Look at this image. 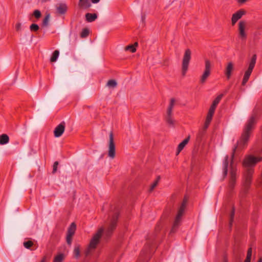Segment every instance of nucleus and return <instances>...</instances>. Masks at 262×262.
<instances>
[{"label": "nucleus", "instance_id": "2", "mask_svg": "<svg viewBox=\"0 0 262 262\" xmlns=\"http://www.w3.org/2000/svg\"><path fill=\"white\" fill-rule=\"evenodd\" d=\"M187 202V198L185 197L178 211L172 227L170 230V233H175L178 229L179 227L180 226L182 220V216L184 214L185 210L186 208Z\"/></svg>", "mask_w": 262, "mask_h": 262}, {"label": "nucleus", "instance_id": "30", "mask_svg": "<svg viewBox=\"0 0 262 262\" xmlns=\"http://www.w3.org/2000/svg\"><path fill=\"white\" fill-rule=\"evenodd\" d=\"M223 94L219 95L217 96L216 98L213 100L212 104L213 106H217V104L219 103L220 101H221V99L223 97Z\"/></svg>", "mask_w": 262, "mask_h": 262}, {"label": "nucleus", "instance_id": "33", "mask_svg": "<svg viewBox=\"0 0 262 262\" xmlns=\"http://www.w3.org/2000/svg\"><path fill=\"white\" fill-rule=\"evenodd\" d=\"M49 19H50V14L46 15L42 21V25L43 26H47L48 25Z\"/></svg>", "mask_w": 262, "mask_h": 262}, {"label": "nucleus", "instance_id": "4", "mask_svg": "<svg viewBox=\"0 0 262 262\" xmlns=\"http://www.w3.org/2000/svg\"><path fill=\"white\" fill-rule=\"evenodd\" d=\"M118 216L119 213L118 212H115L111 217L110 222L107 223L104 233L106 237H110L115 230L117 225Z\"/></svg>", "mask_w": 262, "mask_h": 262}, {"label": "nucleus", "instance_id": "3", "mask_svg": "<svg viewBox=\"0 0 262 262\" xmlns=\"http://www.w3.org/2000/svg\"><path fill=\"white\" fill-rule=\"evenodd\" d=\"M103 232L104 228L101 227L99 228L97 232L93 235L90 241L89 247L87 250L85 251V253L86 256H88L91 253L92 251L96 249Z\"/></svg>", "mask_w": 262, "mask_h": 262}, {"label": "nucleus", "instance_id": "5", "mask_svg": "<svg viewBox=\"0 0 262 262\" xmlns=\"http://www.w3.org/2000/svg\"><path fill=\"white\" fill-rule=\"evenodd\" d=\"M191 51L189 49L185 51L182 63V75L185 76L188 71L189 62L191 59Z\"/></svg>", "mask_w": 262, "mask_h": 262}, {"label": "nucleus", "instance_id": "15", "mask_svg": "<svg viewBox=\"0 0 262 262\" xmlns=\"http://www.w3.org/2000/svg\"><path fill=\"white\" fill-rule=\"evenodd\" d=\"M246 14V11L243 9H240L235 13L233 14L231 17V24L234 26L236 23Z\"/></svg>", "mask_w": 262, "mask_h": 262}, {"label": "nucleus", "instance_id": "40", "mask_svg": "<svg viewBox=\"0 0 262 262\" xmlns=\"http://www.w3.org/2000/svg\"><path fill=\"white\" fill-rule=\"evenodd\" d=\"M15 28H16V31H17L20 30V28H21V23H17L15 25Z\"/></svg>", "mask_w": 262, "mask_h": 262}, {"label": "nucleus", "instance_id": "21", "mask_svg": "<svg viewBox=\"0 0 262 262\" xmlns=\"http://www.w3.org/2000/svg\"><path fill=\"white\" fill-rule=\"evenodd\" d=\"M78 6L82 9H87L91 7V4L89 0H79Z\"/></svg>", "mask_w": 262, "mask_h": 262}, {"label": "nucleus", "instance_id": "22", "mask_svg": "<svg viewBox=\"0 0 262 262\" xmlns=\"http://www.w3.org/2000/svg\"><path fill=\"white\" fill-rule=\"evenodd\" d=\"M97 17V15L96 13H86L85 14L86 20L88 22H92L94 21Z\"/></svg>", "mask_w": 262, "mask_h": 262}, {"label": "nucleus", "instance_id": "39", "mask_svg": "<svg viewBox=\"0 0 262 262\" xmlns=\"http://www.w3.org/2000/svg\"><path fill=\"white\" fill-rule=\"evenodd\" d=\"M216 107L215 106H213L212 104H211V106L210 107V108L209 109L208 112L214 114L215 110L216 109Z\"/></svg>", "mask_w": 262, "mask_h": 262}, {"label": "nucleus", "instance_id": "20", "mask_svg": "<svg viewBox=\"0 0 262 262\" xmlns=\"http://www.w3.org/2000/svg\"><path fill=\"white\" fill-rule=\"evenodd\" d=\"M213 115H214V114L208 112L207 116H206V120H205V122L204 123V125L203 127V129H204V130H205L208 127V126L212 120V117H213Z\"/></svg>", "mask_w": 262, "mask_h": 262}, {"label": "nucleus", "instance_id": "34", "mask_svg": "<svg viewBox=\"0 0 262 262\" xmlns=\"http://www.w3.org/2000/svg\"><path fill=\"white\" fill-rule=\"evenodd\" d=\"M33 245V243L31 241H28L24 243V247L27 249L30 248Z\"/></svg>", "mask_w": 262, "mask_h": 262}, {"label": "nucleus", "instance_id": "43", "mask_svg": "<svg viewBox=\"0 0 262 262\" xmlns=\"http://www.w3.org/2000/svg\"><path fill=\"white\" fill-rule=\"evenodd\" d=\"M46 258L45 257H43L42 260L40 261V262H46Z\"/></svg>", "mask_w": 262, "mask_h": 262}, {"label": "nucleus", "instance_id": "6", "mask_svg": "<svg viewBox=\"0 0 262 262\" xmlns=\"http://www.w3.org/2000/svg\"><path fill=\"white\" fill-rule=\"evenodd\" d=\"M257 56L256 54H254L250 59L248 69L245 73L243 79L242 81V85H244L248 81L251 73L255 67Z\"/></svg>", "mask_w": 262, "mask_h": 262}, {"label": "nucleus", "instance_id": "27", "mask_svg": "<svg viewBox=\"0 0 262 262\" xmlns=\"http://www.w3.org/2000/svg\"><path fill=\"white\" fill-rule=\"evenodd\" d=\"M64 255L63 253H60L55 256L53 262H62L64 259Z\"/></svg>", "mask_w": 262, "mask_h": 262}, {"label": "nucleus", "instance_id": "29", "mask_svg": "<svg viewBox=\"0 0 262 262\" xmlns=\"http://www.w3.org/2000/svg\"><path fill=\"white\" fill-rule=\"evenodd\" d=\"M252 256V248H249L248 249L247 256L244 262H250Z\"/></svg>", "mask_w": 262, "mask_h": 262}, {"label": "nucleus", "instance_id": "10", "mask_svg": "<svg viewBox=\"0 0 262 262\" xmlns=\"http://www.w3.org/2000/svg\"><path fill=\"white\" fill-rule=\"evenodd\" d=\"M211 68V64L210 61L209 59H206L205 60V70L200 78V82L201 83L205 82L207 79L210 75Z\"/></svg>", "mask_w": 262, "mask_h": 262}, {"label": "nucleus", "instance_id": "31", "mask_svg": "<svg viewBox=\"0 0 262 262\" xmlns=\"http://www.w3.org/2000/svg\"><path fill=\"white\" fill-rule=\"evenodd\" d=\"M89 34V29L87 28H84L82 30L81 34H80V36L82 38H85L88 36Z\"/></svg>", "mask_w": 262, "mask_h": 262}, {"label": "nucleus", "instance_id": "28", "mask_svg": "<svg viewBox=\"0 0 262 262\" xmlns=\"http://www.w3.org/2000/svg\"><path fill=\"white\" fill-rule=\"evenodd\" d=\"M106 85L107 86H108L110 88H114L116 87V86L117 85V83L115 80L111 79V80H109L107 81Z\"/></svg>", "mask_w": 262, "mask_h": 262}, {"label": "nucleus", "instance_id": "1", "mask_svg": "<svg viewBox=\"0 0 262 262\" xmlns=\"http://www.w3.org/2000/svg\"><path fill=\"white\" fill-rule=\"evenodd\" d=\"M256 123V115L255 114L252 115L248 120L239 140L237 142V145L232 150L230 165L229 181V187L231 189H232L234 187L237 178V168L233 165V159L235 151L237 147H239V148H243L247 144L250 134L254 129Z\"/></svg>", "mask_w": 262, "mask_h": 262}, {"label": "nucleus", "instance_id": "7", "mask_svg": "<svg viewBox=\"0 0 262 262\" xmlns=\"http://www.w3.org/2000/svg\"><path fill=\"white\" fill-rule=\"evenodd\" d=\"M262 161V157H255L252 155H249L245 157L243 162V165L247 169L248 168H252L251 167L254 166L256 164Z\"/></svg>", "mask_w": 262, "mask_h": 262}, {"label": "nucleus", "instance_id": "9", "mask_svg": "<svg viewBox=\"0 0 262 262\" xmlns=\"http://www.w3.org/2000/svg\"><path fill=\"white\" fill-rule=\"evenodd\" d=\"M253 173L254 169L253 168H248L246 169L244 174V186L246 189H248L250 187Z\"/></svg>", "mask_w": 262, "mask_h": 262}, {"label": "nucleus", "instance_id": "45", "mask_svg": "<svg viewBox=\"0 0 262 262\" xmlns=\"http://www.w3.org/2000/svg\"><path fill=\"white\" fill-rule=\"evenodd\" d=\"M257 262H262V258H260L258 260Z\"/></svg>", "mask_w": 262, "mask_h": 262}, {"label": "nucleus", "instance_id": "18", "mask_svg": "<svg viewBox=\"0 0 262 262\" xmlns=\"http://www.w3.org/2000/svg\"><path fill=\"white\" fill-rule=\"evenodd\" d=\"M189 139L190 136H188L179 144L177 155H178L183 150L186 145L188 143Z\"/></svg>", "mask_w": 262, "mask_h": 262}, {"label": "nucleus", "instance_id": "19", "mask_svg": "<svg viewBox=\"0 0 262 262\" xmlns=\"http://www.w3.org/2000/svg\"><path fill=\"white\" fill-rule=\"evenodd\" d=\"M229 157L228 156H226L225 157V159L223 162V177L224 179L227 176L228 173V167L229 164Z\"/></svg>", "mask_w": 262, "mask_h": 262}, {"label": "nucleus", "instance_id": "44", "mask_svg": "<svg viewBox=\"0 0 262 262\" xmlns=\"http://www.w3.org/2000/svg\"><path fill=\"white\" fill-rule=\"evenodd\" d=\"M223 262H228V260L226 257H225Z\"/></svg>", "mask_w": 262, "mask_h": 262}, {"label": "nucleus", "instance_id": "35", "mask_svg": "<svg viewBox=\"0 0 262 262\" xmlns=\"http://www.w3.org/2000/svg\"><path fill=\"white\" fill-rule=\"evenodd\" d=\"M30 29L31 31H37L39 29V26L35 24H32L30 27Z\"/></svg>", "mask_w": 262, "mask_h": 262}, {"label": "nucleus", "instance_id": "32", "mask_svg": "<svg viewBox=\"0 0 262 262\" xmlns=\"http://www.w3.org/2000/svg\"><path fill=\"white\" fill-rule=\"evenodd\" d=\"M160 179V177L158 176L157 178V179L155 181V182L151 184L150 188V191H152L158 185L159 180Z\"/></svg>", "mask_w": 262, "mask_h": 262}, {"label": "nucleus", "instance_id": "11", "mask_svg": "<svg viewBox=\"0 0 262 262\" xmlns=\"http://www.w3.org/2000/svg\"><path fill=\"white\" fill-rule=\"evenodd\" d=\"M109 138L108 156L113 159L115 157L116 149L114 141L113 133L112 132H111L110 133Z\"/></svg>", "mask_w": 262, "mask_h": 262}, {"label": "nucleus", "instance_id": "37", "mask_svg": "<svg viewBox=\"0 0 262 262\" xmlns=\"http://www.w3.org/2000/svg\"><path fill=\"white\" fill-rule=\"evenodd\" d=\"M58 165V162L56 161L54 163L53 171H52L53 173H55L57 171Z\"/></svg>", "mask_w": 262, "mask_h": 262}, {"label": "nucleus", "instance_id": "23", "mask_svg": "<svg viewBox=\"0 0 262 262\" xmlns=\"http://www.w3.org/2000/svg\"><path fill=\"white\" fill-rule=\"evenodd\" d=\"M9 138L7 134H2L0 136V144H6L9 142Z\"/></svg>", "mask_w": 262, "mask_h": 262}, {"label": "nucleus", "instance_id": "36", "mask_svg": "<svg viewBox=\"0 0 262 262\" xmlns=\"http://www.w3.org/2000/svg\"><path fill=\"white\" fill-rule=\"evenodd\" d=\"M235 214V209L234 208H232V210L231 211V212L230 213V225L232 224V223L233 221L234 216Z\"/></svg>", "mask_w": 262, "mask_h": 262}, {"label": "nucleus", "instance_id": "38", "mask_svg": "<svg viewBox=\"0 0 262 262\" xmlns=\"http://www.w3.org/2000/svg\"><path fill=\"white\" fill-rule=\"evenodd\" d=\"M33 14L36 18H39L41 16V13L38 10H35L33 12Z\"/></svg>", "mask_w": 262, "mask_h": 262}, {"label": "nucleus", "instance_id": "25", "mask_svg": "<svg viewBox=\"0 0 262 262\" xmlns=\"http://www.w3.org/2000/svg\"><path fill=\"white\" fill-rule=\"evenodd\" d=\"M73 254L76 258H78L80 255V246L79 245H76L74 247Z\"/></svg>", "mask_w": 262, "mask_h": 262}, {"label": "nucleus", "instance_id": "24", "mask_svg": "<svg viewBox=\"0 0 262 262\" xmlns=\"http://www.w3.org/2000/svg\"><path fill=\"white\" fill-rule=\"evenodd\" d=\"M138 46V42H136L134 45H128L125 48V51H129L132 53H135L136 51V47Z\"/></svg>", "mask_w": 262, "mask_h": 262}, {"label": "nucleus", "instance_id": "16", "mask_svg": "<svg viewBox=\"0 0 262 262\" xmlns=\"http://www.w3.org/2000/svg\"><path fill=\"white\" fill-rule=\"evenodd\" d=\"M234 69V64L232 62L230 61L228 62L227 65L225 70V74L226 78L229 79L232 75V72Z\"/></svg>", "mask_w": 262, "mask_h": 262}, {"label": "nucleus", "instance_id": "42", "mask_svg": "<svg viewBox=\"0 0 262 262\" xmlns=\"http://www.w3.org/2000/svg\"><path fill=\"white\" fill-rule=\"evenodd\" d=\"M91 1L93 3L95 4L98 3L100 1V0H91Z\"/></svg>", "mask_w": 262, "mask_h": 262}, {"label": "nucleus", "instance_id": "13", "mask_svg": "<svg viewBox=\"0 0 262 262\" xmlns=\"http://www.w3.org/2000/svg\"><path fill=\"white\" fill-rule=\"evenodd\" d=\"M246 26L247 23L245 20H241L238 23L239 37L242 40H245L247 38L245 32Z\"/></svg>", "mask_w": 262, "mask_h": 262}, {"label": "nucleus", "instance_id": "12", "mask_svg": "<svg viewBox=\"0 0 262 262\" xmlns=\"http://www.w3.org/2000/svg\"><path fill=\"white\" fill-rule=\"evenodd\" d=\"M76 229V224L74 223H72L68 229L66 241L69 245H71L72 244V237L75 233Z\"/></svg>", "mask_w": 262, "mask_h": 262}, {"label": "nucleus", "instance_id": "26", "mask_svg": "<svg viewBox=\"0 0 262 262\" xmlns=\"http://www.w3.org/2000/svg\"><path fill=\"white\" fill-rule=\"evenodd\" d=\"M59 55V52L58 50H55L52 54V55L50 58V61L52 62H55Z\"/></svg>", "mask_w": 262, "mask_h": 262}, {"label": "nucleus", "instance_id": "17", "mask_svg": "<svg viewBox=\"0 0 262 262\" xmlns=\"http://www.w3.org/2000/svg\"><path fill=\"white\" fill-rule=\"evenodd\" d=\"M68 9L66 4L60 3L56 5L57 13L60 15L66 13Z\"/></svg>", "mask_w": 262, "mask_h": 262}, {"label": "nucleus", "instance_id": "41", "mask_svg": "<svg viewBox=\"0 0 262 262\" xmlns=\"http://www.w3.org/2000/svg\"><path fill=\"white\" fill-rule=\"evenodd\" d=\"M160 229H161V226H160V224H158L156 225L155 230L157 232H158L160 230Z\"/></svg>", "mask_w": 262, "mask_h": 262}, {"label": "nucleus", "instance_id": "8", "mask_svg": "<svg viewBox=\"0 0 262 262\" xmlns=\"http://www.w3.org/2000/svg\"><path fill=\"white\" fill-rule=\"evenodd\" d=\"M175 103V99L171 98L170 99V104L168 107L167 115L166 116V121L169 125L173 126L174 125V120L172 118V109Z\"/></svg>", "mask_w": 262, "mask_h": 262}, {"label": "nucleus", "instance_id": "14", "mask_svg": "<svg viewBox=\"0 0 262 262\" xmlns=\"http://www.w3.org/2000/svg\"><path fill=\"white\" fill-rule=\"evenodd\" d=\"M66 123L64 121L61 122L55 128L54 135L56 138H58L63 134L65 130Z\"/></svg>", "mask_w": 262, "mask_h": 262}]
</instances>
